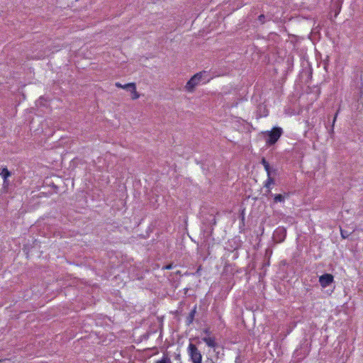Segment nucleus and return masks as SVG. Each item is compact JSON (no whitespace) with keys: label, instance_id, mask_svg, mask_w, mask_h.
<instances>
[{"label":"nucleus","instance_id":"f257e3e1","mask_svg":"<svg viewBox=\"0 0 363 363\" xmlns=\"http://www.w3.org/2000/svg\"><path fill=\"white\" fill-rule=\"evenodd\" d=\"M282 133L283 130L279 127H275L271 131H267V135L268 136V139L266 140L267 144L268 145L275 144L282 135Z\"/></svg>","mask_w":363,"mask_h":363},{"label":"nucleus","instance_id":"f03ea898","mask_svg":"<svg viewBox=\"0 0 363 363\" xmlns=\"http://www.w3.org/2000/svg\"><path fill=\"white\" fill-rule=\"evenodd\" d=\"M188 352L193 363H201L202 355L195 345L190 343L188 347Z\"/></svg>","mask_w":363,"mask_h":363},{"label":"nucleus","instance_id":"7ed1b4c3","mask_svg":"<svg viewBox=\"0 0 363 363\" xmlns=\"http://www.w3.org/2000/svg\"><path fill=\"white\" fill-rule=\"evenodd\" d=\"M206 72H199L194 74L186 83L185 86V89L189 91L192 92L194 90V88L199 84L201 79L202 78L203 74H205Z\"/></svg>","mask_w":363,"mask_h":363},{"label":"nucleus","instance_id":"20e7f679","mask_svg":"<svg viewBox=\"0 0 363 363\" xmlns=\"http://www.w3.org/2000/svg\"><path fill=\"white\" fill-rule=\"evenodd\" d=\"M286 236V230L283 227L277 228L273 234V239L276 242H283Z\"/></svg>","mask_w":363,"mask_h":363},{"label":"nucleus","instance_id":"39448f33","mask_svg":"<svg viewBox=\"0 0 363 363\" xmlns=\"http://www.w3.org/2000/svg\"><path fill=\"white\" fill-rule=\"evenodd\" d=\"M334 281L333 276L330 274H325L319 277V282L322 287L325 288Z\"/></svg>","mask_w":363,"mask_h":363},{"label":"nucleus","instance_id":"423d86ee","mask_svg":"<svg viewBox=\"0 0 363 363\" xmlns=\"http://www.w3.org/2000/svg\"><path fill=\"white\" fill-rule=\"evenodd\" d=\"M202 340L210 347L215 348L217 347L215 337H203Z\"/></svg>","mask_w":363,"mask_h":363},{"label":"nucleus","instance_id":"0eeeda50","mask_svg":"<svg viewBox=\"0 0 363 363\" xmlns=\"http://www.w3.org/2000/svg\"><path fill=\"white\" fill-rule=\"evenodd\" d=\"M196 313V306L190 311L188 316L186 317V323L188 325L191 324L194 320L195 315Z\"/></svg>","mask_w":363,"mask_h":363},{"label":"nucleus","instance_id":"6e6552de","mask_svg":"<svg viewBox=\"0 0 363 363\" xmlns=\"http://www.w3.org/2000/svg\"><path fill=\"white\" fill-rule=\"evenodd\" d=\"M116 86L130 91L131 89H135V83H128L125 85H122L121 83L116 82Z\"/></svg>","mask_w":363,"mask_h":363},{"label":"nucleus","instance_id":"1a4fd4ad","mask_svg":"<svg viewBox=\"0 0 363 363\" xmlns=\"http://www.w3.org/2000/svg\"><path fill=\"white\" fill-rule=\"evenodd\" d=\"M4 179V183H6L7 178L11 176V172L8 170L6 167L2 169L1 172L0 174Z\"/></svg>","mask_w":363,"mask_h":363},{"label":"nucleus","instance_id":"9d476101","mask_svg":"<svg viewBox=\"0 0 363 363\" xmlns=\"http://www.w3.org/2000/svg\"><path fill=\"white\" fill-rule=\"evenodd\" d=\"M274 183V179L272 177H267V179L265 182L264 187L268 189V192H270L271 185Z\"/></svg>","mask_w":363,"mask_h":363},{"label":"nucleus","instance_id":"9b49d317","mask_svg":"<svg viewBox=\"0 0 363 363\" xmlns=\"http://www.w3.org/2000/svg\"><path fill=\"white\" fill-rule=\"evenodd\" d=\"M155 363H172V361L167 354H164L162 359L157 360Z\"/></svg>","mask_w":363,"mask_h":363},{"label":"nucleus","instance_id":"f8f14e48","mask_svg":"<svg viewBox=\"0 0 363 363\" xmlns=\"http://www.w3.org/2000/svg\"><path fill=\"white\" fill-rule=\"evenodd\" d=\"M274 200L275 203L282 202L284 201V197L281 194H277L275 195Z\"/></svg>","mask_w":363,"mask_h":363},{"label":"nucleus","instance_id":"ddd939ff","mask_svg":"<svg viewBox=\"0 0 363 363\" xmlns=\"http://www.w3.org/2000/svg\"><path fill=\"white\" fill-rule=\"evenodd\" d=\"M130 91L132 92V99H137L140 97L139 94L136 91V86L135 85V89H131Z\"/></svg>","mask_w":363,"mask_h":363},{"label":"nucleus","instance_id":"4468645a","mask_svg":"<svg viewBox=\"0 0 363 363\" xmlns=\"http://www.w3.org/2000/svg\"><path fill=\"white\" fill-rule=\"evenodd\" d=\"M266 172H267V177H272V174H275L277 173V169H273L271 167H269V170H266Z\"/></svg>","mask_w":363,"mask_h":363},{"label":"nucleus","instance_id":"2eb2a0df","mask_svg":"<svg viewBox=\"0 0 363 363\" xmlns=\"http://www.w3.org/2000/svg\"><path fill=\"white\" fill-rule=\"evenodd\" d=\"M266 16L264 14H261L258 16V20L263 24L265 22Z\"/></svg>","mask_w":363,"mask_h":363},{"label":"nucleus","instance_id":"dca6fc26","mask_svg":"<svg viewBox=\"0 0 363 363\" xmlns=\"http://www.w3.org/2000/svg\"><path fill=\"white\" fill-rule=\"evenodd\" d=\"M341 235L343 238H346L349 236V234L346 231L341 230Z\"/></svg>","mask_w":363,"mask_h":363},{"label":"nucleus","instance_id":"f3484780","mask_svg":"<svg viewBox=\"0 0 363 363\" xmlns=\"http://www.w3.org/2000/svg\"><path fill=\"white\" fill-rule=\"evenodd\" d=\"M261 164L263 165V166H267V164H269V162L266 160V159L264 157H263L261 160Z\"/></svg>","mask_w":363,"mask_h":363},{"label":"nucleus","instance_id":"a211bd4d","mask_svg":"<svg viewBox=\"0 0 363 363\" xmlns=\"http://www.w3.org/2000/svg\"><path fill=\"white\" fill-rule=\"evenodd\" d=\"M337 113H336L334 118H333V125H332V128H331V131H333V127H334V124H335V122L336 121V118H337Z\"/></svg>","mask_w":363,"mask_h":363},{"label":"nucleus","instance_id":"6ab92c4d","mask_svg":"<svg viewBox=\"0 0 363 363\" xmlns=\"http://www.w3.org/2000/svg\"><path fill=\"white\" fill-rule=\"evenodd\" d=\"M172 267H173L172 264H168V265H166V266L163 267V269H172Z\"/></svg>","mask_w":363,"mask_h":363},{"label":"nucleus","instance_id":"aec40b11","mask_svg":"<svg viewBox=\"0 0 363 363\" xmlns=\"http://www.w3.org/2000/svg\"><path fill=\"white\" fill-rule=\"evenodd\" d=\"M269 164H267V166H264L265 170H269Z\"/></svg>","mask_w":363,"mask_h":363},{"label":"nucleus","instance_id":"412c9836","mask_svg":"<svg viewBox=\"0 0 363 363\" xmlns=\"http://www.w3.org/2000/svg\"><path fill=\"white\" fill-rule=\"evenodd\" d=\"M204 333H205L206 334H207V335H209V331H208V330H204Z\"/></svg>","mask_w":363,"mask_h":363},{"label":"nucleus","instance_id":"4be33fe9","mask_svg":"<svg viewBox=\"0 0 363 363\" xmlns=\"http://www.w3.org/2000/svg\"><path fill=\"white\" fill-rule=\"evenodd\" d=\"M1 362V360L0 359V362Z\"/></svg>","mask_w":363,"mask_h":363}]
</instances>
